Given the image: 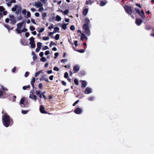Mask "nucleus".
Here are the masks:
<instances>
[{
  "mask_svg": "<svg viewBox=\"0 0 154 154\" xmlns=\"http://www.w3.org/2000/svg\"><path fill=\"white\" fill-rule=\"evenodd\" d=\"M4 125L8 127L13 124V121L10 117L7 114H5L2 117Z\"/></svg>",
  "mask_w": 154,
  "mask_h": 154,
  "instance_id": "obj_1",
  "label": "nucleus"
},
{
  "mask_svg": "<svg viewBox=\"0 0 154 154\" xmlns=\"http://www.w3.org/2000/svg\"><path fill=\"white\" fill-rule=\"evenodd\" d=\"M23 22L19 23L17 24V28L16 29V31H17V33L20 34L21 33L25 32L27 30V29L25 28H24L22 29H20L23 26Z\"/></svg>",
  "mask_w": 154,
  "mask_h": 154,
  "instance_id": "obj_2",
  "label": "nucleus"
},
{
  "mask_svg": "<svg viewBox=\"0 0 154 154\" xmlns=\"http://www.w3.org/2000/svg\"><path fill=\"white\" fill-rule=\"evenodd\" d=\"M20 104L22 107H25L27 105L28 102L25 98L23 97L20 100Z\"/></svg>",
  "mask_w": 154,
  "mask_h": 154,
  "instance_id": "obj_3",
  "label": "nucleus"
},
{
  "mask_svg": "<svg viewBox=\"0 0 154 154\" xmlns=\"http://www.w3.org/2000/svg\"><path fill=\"white\" fill-rule=\"evenodd\" d=\"M83 29L85 30V32L87 36H89L91 35L90 29H89V27H87L85 25L82 27Z\"/></svg>",
  "mask_w": 154,
  "mask_h": 154,
  "instance_id": "obj_4",
  "label": "nucleus"
},
{
  "mask_svg": "<svg viewBox=\"0 0 154 154\" xmlns=\"http://www.w3.org/2000/svg\"><path fill=\"white\" fill-rule=\"evenodd\" d=\"M9 17V20L11 21L10 23L13 25L15 24L16 22V21L14 16L12 14H10Z\"/></svg>",
  "mask_w": 154,
  "mask_h": 154,
  "instance_id": "obj_5",
  "label": "nucleus"
},
{
  "mask_svg": "<svg viewBox=\"0 0 154 154\" xmlns=\"http://www.w3.org/2000/svg\"><path fill=\"white\" fill-rule=\"evenodd\" d=\"M29 97V98L33 100L35 102L37 100V97L34 94L33 91H30Z\"/></svg>",
  "mask_w": 154,
  "mask_h": 154,
  "instance_id": "obj_6",
  "label": "nucleus"
},
{
  "mask_svg": "<svg viewBox=\"0 0 154 154\" xmlns=\"http://www.w3.org/2000/svg\"><path fill=\"white\" fill-rule=\"evenodd\" d=\"M21 8L20 6L15 5L13 8H12V11H16V13L18 14L21 11Z\"/></svg>",
  "mask_w": 154,
  "mask_h": 154,
  "instance_id": "obj_7",
  "label": "nucleus"
},
{
  "mask_svg": "<svg viewBox=\"0 0 154 154\" xmlns=\"http://www.w3.org/2000/svg\"><path fill=\"white\" fill-rule=\"evenodd\" d=\"M124 8L126 12L129 14H131L132 13V10L131 7L128 6H125Z\"/></svg>",
  "mask_w": 154,
  "mask_h": 154,
  "instance_id": "obj_8",
  "label": "nucleus"
},
{
  "mask_svg": "<svg viewBox=\"0 0 154 154\" xmlns=\"http://www.w3.org/2000/svg\"><path fill=\"white\" fill-rule=\"evenodd\" d=\"M85 23L84 24L83 26H84L85 25L87 27H89L90 20L89 18H86L85 20Z\"/></svg>",
  "mask_w": 154,
  "mask_h": 154,
  "instance_id": "obj_9",
  "label": "nucleus"
},
{
  "mask_svg": "<svg viewBox=\"0 0 154 154\" xmlns=\"http://www.w3.org/2000/svg\"><path fill=\"white\" fill-rule=\"evenodd\" d=\"M84 93L86 94H89L92 93V90L91 88L89 87H87L84 91Z\"/></svg>",
  "mask_w": 154,
  "mask_h": 154,
  "instance_id": "obj_10",
  "label": "nucleus"
},
{
  "mask_svg": "<svg viewBox=\"0 0 154 154\" xmlns=\"http://www.w3.org/2000/svg\"><path fill=\"white\" fill-rule=\"evenodd\" d=\"M34 5L36 8H40L41 7H42L43 6V4L40 2H37L34 3Z\"/></svg>",
  "mask_w": 154,
  "mask_h": 154,
  "instance_id": "obj_11",
  "label": "nucleus"
},
{
  "mask_svg": "<svg viewBox=\"0 0 154 154\" xmlns=\"http://www.w3.org/2000/svg\"><path fill=\"white\" fill-rule=\"evenodd\" d=\"M74 112L75 113L79 114H81L82 111L81 108H77L74 110Z\"/></svg>",
  "mask_w": 154,
  "mask_h": 154,
  "instance_id": "obj_12",
  "label": "nucleus"
},
{
  "mask_svg": "<svg viewBox=\"0 0 154 154\" xmlns=\"http://www.w3.org/2000/svg\"><path fill=\"white\" fill-rule=\"evenodd\" d=\"M0 12H3V14L4 15H6L7 14V11H5V8L2 6H0Z\"/></svg>",
  "mask_w": 154,
  "mask_h": 154,
  "instance_id": "obj_13",
  "label": "nucleus"
},
{
  "mask_svg": "<svg viewBox=\"0 0 154 154\" xmlns=\"http://www.w3.org/2000/svg\"><path fill=\"white\" fill-rule=\"evenodd\" d=\"M80 67L78 65H75V66L73 68V69L74 71V73H76L78 72L79 69Z\"/></svg>",
  "mask_w": 154,
  "mask_h": 154,
  "instance_id": "obj_14",
  "label": "nucleus"
},
{
  "mask_svg": "<svg viewBox=\"0 0 154 154\" xmlns=\"http://www.w3.org/2000/svg\"><path fill=\"white\" fill-rule=\"evenodd\" d=\"M44 108L42 105L40 106V110L41 112L42 113H46V111L44 110Z\"/></svg>",
  "mask_w": 154,
  "mask_h": 154,
  "instance_id": "obj_15",
  "label": "nucleus"
},
{
  "mask_svg": "<svg viewBox=\"0 0 154 154\" xmlns=\"http://www.w3.org/2000/svg\"><path fill=\"white\" fill-rule=\"evenodd\" d=\"M35 82V79L34 77H32V80L30 82V83L31 85V86L33 88H34V83Z\"/></svg>",
  "mask_w": 154,
  "mask_h": 154,
  "instance_id": "obj_16",
  "label": "nucleus"
},
{
  "mask_svg": "<svg viewBox=\"0 0 154 154\" xmlns=\"http://www.w3.org/2000/svg\"><path fill=\"white\" fill-rule=\"evenodd\" d=\"M142 22L141 20L140 19H137L136 20V23L138 26H140Z\"/></svg>",
  "mask_w": 154,
  "mask_h": 154,
  "instance_id": "obj_17",
  "label": "nucleus"
},
{
  "mask_svg": "<svg viewBox=\"0 0 154 154\" xmlns=\"http://www.w3.org/2000/svg\"><path fill=\"white\" fill-rule=\"evenodd\" d=\"M45 75H43L42 76L40 79V80L42 81L43 80H45L46 82H48L49 80L48 78H45Z\"/></svg>",
  "mask_w": 154,
  "mask_h": 154,
  "instance_id": "obj_18",
  "label": "nucleus"
},
{
  "mask_svg": "<svg viewBox=\"0 0 154 154\" xmlns=\"http://www.w3.org/2000/svg\"><path fill=\"white\" fill-rule=\"evenodd\" d=\"M82 87L83 88H84L87 85V83L86 81H82Z\"/></svg>",
  "mask_w": 154,
  "mask_h": 154,
  "instance_id": "obj_19",
  "label": "nucleus"
},
{
  "mask_svg": "<svg viewBox=\"0 0 154 154\" xmlns=\"http://www.w3.org/2000/svg\"><path fill=\"white\" fill-rule=\"evenodd\" d=\"M88 8L85 9L83 11V14L85 16L88 13Z\"/></svg>",
  "mask_w": 154,
  "mask_h": 154,
  "instance_id": "obj_20",
  "label": "nucleus"
},
{
  "mask_svg": "<svg viewBox=\"0 0 154 154\" xmlns=\"http://www.w3.org/2000/svg\"><path fill=\"white\" fill-rule=\"evenodd\" d=\"M43 72V71L42 70H40L38 72L35 73V74L34 76L35 77H36L38 76L41 73Z\"/></svg>",
  "mask_w": 154,
  "mask_h": 154,
  "instance_id": "obj_21",
  "label": "nucleus"
},
{
  "mask_svg": "<svg viewBox=\"0 0 154 154\" xmlns=\"http://www.w3.org/2000/svg\"><path fill=\"white\" fill-rule=\"evenodd\" d=\"M47 14L46 13L44 12L42 13V18L43 20H45V17L47 16Z\"/></svg>",
  "mask_w": 154,
  "mask_h": 154,
  "instance_id": "obj_22",
  "label": "nucleus"
},
{
  "mask_svg": "<svg viewBox=\"0 0 154 154\" xmlns=\"http://www.w3.org/2000/svg\"><path fill=\"white\" fill-rule=\"evenodd\" d=\"M92 4V2L91 0H86V5H91Z\"/></svg>",
  "mask_w": 154,
  "mask_h": 154,
  "instance_id": "obj_23",
  "label": "nucleus"
},
{
  "mask_svg": "<svg viewBox=\"0 0 154 154\" xmlns=\"http://www.w3.org/2000/svg\"><path fill=\"white\" fill-rule=\"evenodd\" d=\"M29 40L30 41L29 43H35V42L34 41V38L33 37H31L29 39Z\"/></svg>",
  "mask_w": 154,
  "mask_h": 154,
  "instance_id": "obj_24",
  "label": "nucleus"
},
{
  "mask_svg": "<svg viewBox=\"0 0 154 154\" xmlns=\"http://www.w3.org/2000/svg\"><path fill=\"white\" fill-rule=\"evenodd\" d=\"M56 20L58 21H60L61 20V17L59 15H57L56 17Z\"/></svg>",
  "mask_w": 154,
  "mask_h": 154,
  "instance_id": "obj_25",
  "label": "nucleus"
},
{
  "mask_svg": "<svg viewBox=\"0 0 154 154\" xmlns=\"http://www.w3.org/2000/svg\"><path fill=\"white\" fill-rule=\"evenodd\" d=\"M61 11L63 14H66L68 13L69 11V10L66 9L64 12L62 11V10Z\"/></svg>",
  "mask_w": 154,
  "mask_h": 154,
  "instance_id": "obj_26",
  "label": "nucleus"
},
{
  "mask_svg": "<svg viewBox=\"0 0 154 154\" xmlns=\"http://www.w3.org/2000/svg\"><path fill=\"white\" fill-rule=\"evenodd\" d=\"M39 29L38 28L37 29L38 31L39 32V33L42 32H43L45 30V28H42L40 29V30H39Z\"/></svg>",
  "mask_w": 154,
  "mask_h": 154,
  "instance_id": "obj_27",
  "label": "nucleus"
},
{
  "mask_svg": "<svg viewBox=\"0 0 154 154\" xmlns=\"http://www.w3.org/2000/svg\"><path fill=\"white\" fill-rule=\"evenodd\" d=\"M106 3V2L101 1L100 2V5L101 6H103L105 5Z\"/></svg>",
  "mask_w": 154,
  "mask_h": 154,
  "instance_id": "obj_28",
  "label": "nucleus"
},
{
  "mask_svg": "<svg viewBox=\"0 0 154 154\" xmlns=\"http://www.w3.org/2000/svg\"><path fill=\"white\" fill-rule=\"evenodd\" d=\"M40 60L42 61L43 62H45L47 61V60L45 57H42L40 59Z\"/></svg>",
  "mask_w": 154,
  "mask_h": 154,
  "instance_id": "obj_29",
  "label": "nucleus"
},
{
  "mask_svg": "<svg viewBox=\"0 0 154 154\" xmlns=\"http://www.w3.org/2000/svg\"><path fill=\"white\" fill-rule=\"evenodd\" d=\"M68 59H63L61 60L60 61L61 62L65 63L68 61Z\"/></svg>",
  "mask_w": 154,
  "mask_h": 154,
  "instance_id": "obj_30",
  "label": "nucleus"
},
{
  "mask_svg": "<svg viewBox=\"0 0 154 154\" xmlns=\"http://www.w3.org/2000/svg\"><path fill=\"white\" fill-rule=\"evenodd\" d=\"M68 24V23L66 24H63L62 26V28L65 30L66 29L67 25Z\"/></svg>",
  "mask_w": 154,
  "mask_h": 154,
  "instance_id": "obj_31",
  "label": "nucleus"
},
{
  "mask_svg": "<svg viewBox=\"0 0 154 154\" xmlns=\"http://www.w3.org/2000/svg\"><path fill=\"white\" fill-rule=\"evenodd\" d=\"M42 39L44 41H47L49 39V37H43L42 38Z\"/></svg>",
  "mask_w": 154,
  "mask_h": 154,
  "instance_id": "obj_32",
  "label": "nucleus"
},
{
  "mask_svg": "<svg viewBox=\"0 0 154 154\" xmlns=\"http://www.w3.org/2000/svg\"><path fill=\"white\" fill-rule=\"evenodd\" d=\"M42 46V43L40 42H38L37 44V47L41 48Z\"/></svg>",
  "mask_w": 154,
  "mask_h": 154,
  "instance_id": "obj_33",
  "label": "nucleus"
},
{
  "mask_svg": "<svg viewBox=\"0 0 154 154\" xmlns=\"http://www.w3.org/2000/svg\"><path fill=\"white\" fill-rule=\"evenodd\" d=\"M46 93V92L45 91H44V92H43V93H42V97H43L45 99H47V98L46 97V96L45 95V94Z\"/></svg>",
  "mask_w": 154,
  "mask_h": 154,
  "instance_id": "obj_34",
  "label": "nucleus"
},
{
  "mask_svg": "<svg viewBox=\"0 0 154 154\" xmlns=\"http://www.w3.org/2000/svg\"><path fill=\"white\" fill-rule=\"evenodd\" d=\"M31 16V14L29 11H27V12L26 16H25V17H29Z\"/></svg>",
  "mask_w": 154,
  "mask_h": 154,
  "instance_id": "obj_35",
  "label": "nucleus"
},
{
  "mask_svg": "<svg viewBox=\"0 0 154 154\" xmlns=\"http://www.w3.org/2000/svg\"><path fill=\"white\" fill-rule=\"evenodd\" d=\"M30 87V86L28 85L27 86H24L23 87V89L24 90H25L27 88H29Z\"/></svg>",
  "mask_w": 154,
  "mask_h": 154,
  "instance_id": "obj_36",
  "label": "nucleus"
},
{
  "mask_svg": "<svg viewBox=\"0 0 154 154\" xmlns=\"http://www.w3.org/2000/svg\"><path fill=\"white\" fill-rule=\"evenodd\" d=\"M29 29L31 31H33L35 29V28L32 26H29Z\"/></svg>",
  "mask_w": 154,
  "mask_h": 154,
  "instance_id": "obj_37",
  "label": "nucleus"
},
{
  "mask_svg": "<svg viewBox=\"0 0 154 154\" xmlns=\"http://www.w3.org/2000/svg\"><path fill=\"white\" fill-rule=\"evenodd\" d=\"M44 10V8L43 7V6L41 7H40V8L38 9V11L39 12H42V11Z\"/></svg>",
  "mask_w": 154,
  "mask_h": 154,
  "instance_id": "obj_38",
  "label": "nucleus"
},
{
  "mask_svg": "<svg viewBox=\"0 0 154 154\" xmlns=\"http://www.w3.org/2000/svg\"><path fill=\"white\" fill-rule=\"evenodd\" d=\"M55 38L57 40H58L59 38V35L58 34H57L56 35L55 37Z\"/></svg>",
  "mask_w": 154,
  "mask_h": 154,
  "instance_id": "obj_39",
  "label": "nucleus"
},
{
  "mask_svg": "<svg viewBox=\"0 0 154 154\" xmlns=\"http://www.w3.org/2000/svg\"><path fill=\"white\" fill-rule=\"evenodd\" d=\"M82 36L81 37V39L82 40L83 39L85 38V35L83 33H81Z\"/></svg>",
  "mask_w": 154,
  "mask_h": 154,
  "instance_id": "obj_40",
  "label": "nucleus"
},
{
  "mask_svg": "<svg viewBox=\"0 0 154 154\" xmlns=\"http://www.w3.org/2000/svg\"><path fill=\"white\" fill-rule=\"evenodd\" d=\"M54 30L56 32H58V31L59 30V28L57 27H56L54 28Z\"/></svg>",
  "mask_w": 154,
  "mask_h": 154,
  "instance_id": "obj_41",
  "label": "nucleus"
},
{
  "mask_svg": "<svg viewBox=\"0 0 154 154\" xmlns=\"http://www.w3.org/2000/svg\"><path fill=\"white\" fill-rule=\"evenodd\" d=\"M38 87L40 89H42L43 87L42 84V83H40L38 85Z\"/></svg>",
  "mask_w": 154,
  "mask_h": 154,
  "instance_id": "obj_42",
  "label": "nucleus"
},
{
  "mask_svg": "<svg viewBox=\"0 0 154 154\" xmlns=\"http://www.w3.org/2000/svg\"><path fill=\"white\" fill-rule=\"evenodd\" d=\"M31 45V47L32 48H34L35 47V44L34 43H29Z\"/></svg>",
  "mask_w": 154,
  "mask_h": 154,
  "instance_id": "obj_43",
  "label": "nucleus"
},
{
  "mask_svg": "<svg viewBox=\"0 0 154 154\" xmlns=\"http://www.w3.org/2000/svg\"><path fill=\"white\" fill-rule=\"evenodd\" d=\"M21 44L23 45H25V44L24 42V40L23 39H21L20 40Z\"/></svg>",
  "mask_w": 154,
  "mask_h": 154,
  "instance_id": "obj_44",
  "label": "nucleus"
},
{
  "mask_svg": "<svg viewBox=\"0 0 154 154\" xmlns=\"http://www.w3.org/2000/svg\"><path fill=\"white\" fill-rule=\"evenodd\" d=\"M94 97H89L88 98V100L89 101H93L94 100Z\"/></svg>",
  "mask_w": 154,
  "mask_h": 154,
  "instance_id": "obj_45",
  "label": "nucleus"
},
{
  "mask_svg": "<svg viewBox=\"0 0 154 154\" xmlns=\"http://www.w3.org/2000/svg\"><path fill=\"white\" fill-rule=\"evenodd\" d=\"M50 45L51 46H52L53 45H56L57 44H56V43H54L52 41H51V42L50 43Z\"/></svg>",
  "mask_w": 154,
  "mask_h": 154,
  "instance_id": "obj_46",
  "label": "nucleus"
},
{
  "mask_svg": "<svg viewBox=\"0 0 154 154\" xmlns=\"http://www.w3.org/2000/svg\"><path fill=\"white\" fill-rule=\"evenodd\" d=\"M74 82L75 85H79V82L78 80L76 79H75Z\"/></svg>",
  "mask_w": 154,
  "mask_h": 154,
  "instance_id": "obj_47",
  "label": "nucleus"
},
{
  "mask_svg": "<svg viewBox=\"0 0 154 154\" xmlns=\"http://www.w3.org/2000/svg\"><path fill=\"white\" fill-rule=\"evenodd\" d=\"M54 70L55 71H59V69L58 67L55 66L54 68Z\"/></svg>",
  "mask_w": 154,
  "mask_h": 154,
  "instance_id": "obj_48",
  "label": "nucleus"
},
{
  "mask_svg": "<svg viewBox=\"0 0 154 154\" xmlns=\"http://www.w3.org/2000/svg\"><path fill=\"white\" fill-rule=\"evenodd\" d=\"M36 93L37 95H39L41 94H42L41 91H36Z\"/></svg>",
  "mask_w": 154,
  "mask_h": 154,
  "instance_id": "obj_49",
  "label": "nucleus"
},
{
  "mask_svg": "<svg viewBox=\"0 0 154 154\" xmlns=\"http://www.w3.org/2000/svg\"><path fill=\"white\" fill-rule=\"evenodd\" d=\"M70 29L71 30L74 31L75 29V27L73 25H72L70 27Z\"/></svg>",
  "mask_w": 154,
  "mask_h": 154,
  "instance_id": "obj_50",
  "label": "nucleus"
},
{
  "mask_svg": "<svg viewBox=\"0 0 154 154\" xmlns=\"http://www.w3.org/2000/svg\"><path fill=\"white\" fill-rule=\"evenodd\" d=\"M29 72H26L24 75L25 77H27L29 74Z\"/></svg>",
  "mask_w": 154,
  "mask_h": 154,
  "instance_id": "obj_51",
  "label": "nucleus"
},
{
  "mask_svg": "<svg viewBox=\"0 0 154 154\" xmlns=\"http://www.w3.org/2000/svg\"><path fill=\"white\" fill-rule=\"evenodd\" d=\"M1 89H2L3 91H8V89L6 88H4L3 86H1Z\"/></svg>",
  "mask_w": 154,
  "mask_h": 154,
  "instance_id": "obj_52",
  "label": "nucleus"
},
{
  "mask_svg": "<svg viewBox=\"0 0 154 154\" xmlns=\"http://www.w3.org/2000/svg\"><path fill=\"white\" fill-rule=\"evenodd\" d=\"M32 55L33 56V58L34 60L36 58V57L35 55V54H34V52H32Z\"/></svg>",
  "mask_w": 154,
  "mask_h": 154,
  "instance_id": "obj_53",
  "label": "nucleus"
},
{
  "mask_svg": "<svg viewBox=\"0 0 154 154\" xmlns=\"http://www.w3.org/2000/svg\"><path fill=\"white\" fill-rule=\"evenodd\" d=\"M28 112V111L27 110H22V113L24 114H26Z\"/></svg>",
  "mask_w": 154,
  "mask_h": 154,
  "instance_id": "obj_54",
  "label": "nucleus"
},
{
  "mask_svg": "<svg viewBox=\"0 0 154 154\" xmlns=\"http://www.w3.org/2000/svg\"><path fill=\"white\" fill-rule=\"evenodd\" d=\"M26 9H24L22 11V14L24 15H26Z\"/></svg>",
  "mask_w": 154,
  "mask_h": 154,
  "instance_id": "obj_55",
  "label": "nucleus"
},
{
  "mask_svg": "<svg viewBox=\"0 0 154 154\" xmlns=\"http://www.w3.org/2000/svg\"><path fill=\"white\" fill-rule=\"evenodd\" d=\"M68 75V73L67 72H65L64 75V77L66 78H67Z\"/></svg>",
  "mask_w": 154,
  "mask_h": 154,
  "instance_id": "obj_56",
  "label": "nucleus"
},
{
  "mask_svg": "<svg viewBox=\"0 0 154 154\" xmlns=\"http://www.w3.org/2000/svg\"><path fill=\"white\" fill-rule=\"evenodd\" d=\"M4 92L0 90V97L4 94Z\"/></svg>",
  "mask_w": 154,
  "mask_h": 154,
  "instance_id": "obj_57",
  "label": "nucleus"
},
{
  "mask_svg": "<svg viewBox=\"0 0 154 154\" xmlns=\"http://www.w3.org/2000/svg\"><path fill=\"white\" fill-rule=\"evenodd\" d=\"M58 55H59V54L57 52H56V53H55L54 54V58L55 59H56L57 57H58Z\"/></svg>",
  "mask_w": 154,
  "mask_h": 154,
  "instance_id": "obj_58",
  "label": "nucleus"
},
{
  "mask_svg": "<svg viewBox=\"0 0 154 154\" xmlns=\"http://www.w3.org/2000/svg\"><path fill=\"white\" fill-rule=\"evenodd\" d=\"M135 10L137 13H138L139 14H140V13L139 10L138 9L135 8Z\"/></svg>",
  "mask_w": 154,
  "mask_h": 154,
  "instance_id": "obj_59",
  "label": "nucleus"
},
{
  "mask_svg": "<svg viewBox=\"0 0 154 154\" xmlns=\"http://www.w3.org/2000/svg\"><path fill=\"white\" fill-rule=\"evenodd\" d=\"M79 100H77V101H76L73 104V106H75L76 104H77L79 102Z\"/></svg>",
  "mask_w": 154,
  "mask_h": 154,
  "instance_id": "obj_60",
  "label": "nucleus"
},
{
  "mask_svg": "<svg viewBox=\"0 0 154 154\" xmlns=\"http://www.w3.org/2000/svg\"><path fill=\"white\" fill-rule=\"evenodd\" d=\"M77 51L81 53H83L85 52V51L83 49L79 50Z\"/></svg>",
  "mask_w": 154,
  "mask_h": 154,
  "instance_id": "obj_61",
  "label": "nucleus"
},
{
  "mask_svg": "<svg viewBox=\"0 0 154 154\" xmlns=\"http://www.w3.org/2000/svg\"><path fill=\"white\" fill-rule=\"evenodd\" d=\"M41 48H38L37 47V48L35 49V51L36 52H38L39 51L41 50Z\"/></svg>",
  "mask_w": 154,
  "mask_h": 154,
  "instance_id": "obj_62",
  "label": "nucleus"
},
{
  "mask_svg": "<svg viewBox=\"0 0 154 154\" xmlns=\"http://www.w3.org/2000/svg\"><path fill=\"white\" fill-rule=\"evenodd\" d=\"M35 16L37 17H39L40 16V14L38 13H35Z\"/></svg>",
  "mask_w": 154,
  "mask_h": 154,
  "instance_id": "obj_63",
  "label": "nucleus"
},
{
  "mask_svg": "<svg viewBox=\"0 0 154 154\" xmlns=\"http://www.w3.org/2000/svg\"><path fill=\"white\" fill-rule=\"evenodd\" d=\"M44 53L43 52H41L40 53L39 56L40 57H42L44 55Z\"/></svg>",
  "mask_w": 154,
  "mask_h": 154,
  "instance_id": "obj_64",
  "label": "nucleus"
}]
</instances>
